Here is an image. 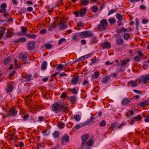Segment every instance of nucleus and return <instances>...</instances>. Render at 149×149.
Here are the masks:
<instances>
[{
  "label": "nucleus",
  "mask_w": 149,
  "mask_h": 149,
  "mask_svg": "<svg viewBox=\"0 0 149 149\" xmlns=\"http://www.w3.org/2000/svg\"><path fill=\"white\" fill-rule=\"evenodd\" d=\"M67 108V106L63 102L60 103H55L52 106V110L56 113H58L59 111L63 112L65 111Z\"/></svg>",
  "instance_id": "nucleus-1"
},
{
  "label": "nucleus",
  "mask_w": 149,
  "mask_h": 149,
  "mask_svg": "<svg viewBox=\"0 0 149 149\" xmlns=\"http://www.w3.org/2000/svg\"><path fill=\"white\" fill-rule=\"evenodd\" d=\"M108 23L106 19H102L100 21V24L97 27V28L101 31L105 30L107 28Z\"/></svg>",
  "instance_id": "nucleus-2"
},
{
  "label": "nucleus",
  "mask_w": 149,
  "mask_h": 149,
  "mask_svg": "<svg viewBox=\"0 0 149 149\" xmlns=\"http://www.w3.org/2000/svg\"><path fill=\"white\" fill-rule=\"evenodd\" d=\"M79 35L81 36V38H84L93 36V33L89 31H86L80 32Z\"/></svg>",
  "instance_id": "nucleus-3"
},
{
  "label": "nucleus",
  "mask_w": 149,
  "mask_h": 149,
  "mask_svg": "<svg viewBox=\"0 0 149 149\" xmlns=\"http://www.w3.org/2000/svg\"><path fill=\"white\" fill-rule=\"evenodd\" d=\"M138 80L140 82H143L144 84H146L147 82L149 81V74L141 77L138 79Z\"/></svg>",
  "instance_id": "nucleus-4"
},
{
  "label": "nucleus",
  "mask_w": 149,
  "mask_h": 149,
  "mask_svg": "<svg viewBox=\"0 0 149 149\" xmlns=\"http://www.w3.org/2000/svg\"><path fill=\"white\" fill-rule=\"evenodd\" d=\"M101 46L104 49L106 48L109 49L111 47V44L107 41H106L102 43Z\"/></svg>",
  "instance_id": "nucleus-5"
},
{
  "label": "nucleus",
  "mask_w": 149,
  "mask_h": 149,
  "mask_svg": "<svg viewBox=\"0 0 149 149\" xmlns=\"http://www.w3.org/2000/svg\"><path fill=\"white\" fill-rule=\"evenodd\" d=\"M61 144L62 145H65L68 141L69 137L67 134H64L61 138Z\"/></svg>",
  "instance_id": "nucleus-6"
},
{
  "label": "nucleus",
  "mask_w": 149,
  "mask_h": 149,
  "mask_svg": "<svg viewBox=\"0 0 149 149\" xmlns=\"http://www.w3.org/2000/svg\"><path fill=\"white\" fill-rule=\"evenodd\" d=\"M35 43L33 41H30L27 44V49L29 50H33L34 47Z\"/></svg>",
  "instance_id": "nucleus-7"
},
{
  "label": "nucleus",
  "mask_w": 149,
  "mask_h": 149,
  "mask_svg": "<svg viewBox=\"0 0 149 149\" xmlns=\"http://www.w3.org/2000/svg\"><path fill=\"white\" fill-rule=\"evenodd\" d=\"M79 76H77L72 79L71 81V84L75 85L78 84V81L79 79Z\"/></svg>",
  "instance_id": "nucleus-8"
},
{
  "label": "nucleus",
  "mask_w": 149,
  "mask_h": 149,
  "mask_svg": "<svg viewBox=\"0 0 149 149\" xmlns=\"http://www.w3.org/2000/svg\"><path fill=\"white\" fill-rule=\"evenodd\" d=\"M21 32L19 33V35H25L26 36L27 33H26L28 31V30L27 27L22 26L21 27Z\"/></svg>",
  "instance_id": "nucleus-9"
},
{
  "label": "nucleus",
  "mask_w": 149,
  "mask_h": 149,
  "mask_svg": "<svg viewBox=\"0 0 149 149\" xmlns=\"http://www.w3.org/2000/svg\"><path fill=\"white\" fill-rule=\"evenodd\" d=\"M17 114V111L15 108H13L10 109L8 114V115L10 116L11 115L12 116H15Z\"/></svg>",
  "instance_id": "nucleus-10"
},
{
  "label": "nucleus",
  "mask_w": 149,
  "mask_h": 149,
  "mask_svg": "<svg viewBox=\"0 0 149 149\" xmlns=\"http://www.w3.org/2000/svg\"><path fill=\"white\" fill-rule=\"evenodd\" d=\"M13 89V86L8 84L6 88V91L7 93L11 92Z\"/></svg>",
  "instance_id": "nucleus-11"
},
{
  "label": "nucleus",
  "mask_w": 149,
  "mask_h": 149,
  "mask_svg": "<svg viewBox=\"0 0 149 149\" xmlns=\"http://www.w3.org/2000/svg\"><path fill=\"white\" fill-rule=\"evenodd\" d=\"M58 25H59V29L60 30H63L68 28L67 25L65 24V23H58Z\"/></svg>",
  "instance_id": "nucleus-12"
},
{
  "label": "nucleus",
  "mask_w": 149,
  "mask_h": 149,
  "mask_svg": "<svg viewBox=\"0 0 149 149\" xmlns=\"http://www.w3.org/2000/svg\"><path fill=\"white\" fill-rule=\"evenodd\" d=\"M87 10V9L86 8L80 9L79 11L80 16L82 17L84 16L86 14V12Z\"/></svg>",
  "instance_id": "nucleus-13"
},
{
  "label": "nucleus",
  "mask_w": 149,
  "mask_h": 149,
  "mask_svg": "<svg viewBox=\"0 0 149 149\" xmlns=\"http://www.w3.org/2000/svg\"><path fill=\"white\" fill-rule=\"evenodd\" d=\"M7 7L6 4V3H2L1 6V10H0V13H4L6 12V8Z\"/></svg>",
  "instance_id": "nucleus-14"
},
{
  "label": "nucleus",
  "mask_w": 149,
  "mask_h": 149,
  "mask_svg": "<svg viewBox=\"0 0 149 149\" xmlns=\"http://www.w3.org/2000/svg\"><path fill=\"white\" fill-rule=\"evenodd\" d=\"M27 53L26 52L20 53L19 54V56L22 60H25L27 58Z\"/></svg>",
  "instance_id": "nucleus-15"
},
{
  "label": "nucleus",
  "mask_w": 149,
  "mask_h": 149,
  "mask_svg": "<svg viewBox=\"0 0 149 149\" xmlns=\"http://www.w3.org/2000/svg\"><path fill=\"white\" fill-rule=\"evenodd\" d=\"M110 76L108 75L103 78L102 80V81L103 83H106L110 80Z\"/></svg>",
  "instance_id": "nucleus-16"
},
{
  "label": "nucleus",
  "mask_w": 149,
  "mask_h": 149,
  "mask_svg": "<svg viewBox=\"0 0 149 149\" xmlns=\"http://www.w3.org/2000/svg\"><path fill=\"white\" fill-rule=\"evenodd\" d=\"M149 104V101L148 100H145L143 102H140L139 105L140 106L143 107H145L147 105Z\"/></svg>",
  "instance_id": "nucleus-17"
},
{
  "label": "nucleus",
  "mask_w": 149,
  "mask_h": 149,
  "mask_svg": "<svg viewBox=\"0 0 149 149\" xmlns=\"http://www.w3.org/2000/svg\"><path fill=\"white\" fill-rule=\"evenodd\" d=\"M23 77L26 79V82H28L30 81L32 79V75L30 74H29L28 75H26V77Z\"/></svg>",
  "instance_id": "nucleus-18"
},
{
  "label": "nucleus",
  "mask_w": 149,
  "mask_h": 149,
  "mask_svg": "<svg viewBox=\"0 0 149 149\" xmlns=\"http://www.w3.org/2000/svg\"><path fill=\"white\" fill-rule=\"evenodd\" d=\"M124 40L121 38H119L116 40V43L118 45H122L123 44Z\"/></svg>",
  "instance_id": "nucleus-19"
},
{
  "label": "nucleus",
  "mask_w": 149,
  "mask_h": 149,
  "mask_svg": "<svg viewBox=\"0 0 149 149\" xmlns=\"http://www.w3.org/2000/svg\"><path fill=\"white\" fill-rule=\"evenodd\" d=\"M81 5L83 6H86L89 3L88 0H80Z\"/></svg>",
  "instance_id": "nucleus-20"
},
{
  "label": "nucleus",
  "mask_w": 149,
  "mask_h": 149,
  "mask_svg": "<svg viewBox=\"0 0 149 149\" xmlns=\"http://www.w3.org/2000/svg\"><path fill=\"white\" fill-rule=\"evenodd\" d=\"M26 36L28 38L35 39L36 37V35L35 34L27 33Z\"/></svg>",
  "instance_id": "nucleus-21"
},
{
  "label": "nucleus",
  "mask_w": 149,
  "mask_h": 149,
  "mask_svg": "<svg viewBox=\"0 0 149 149\" xmlns=\"http://www.w3.org/2000/svg\"><path fill=\"white\" fill-rule=\"evenodd\" d=\"M47 67V62L46 61H43L41 65V68L42 70H45L46 69Z\"/></svg>",
  "instance_id": "nucleus-22"
},
{
  "label": "nucleus",
  "mask_w": 149,
  "mask_h": 149,
  "mask_svg": "<svg viewBox=\"0 0 149 149\" xmlns=\"http://www.w3.org/2000/svg\"><path fill=\"white\" fill-rule=\"evenodd\" d=\"M68 100L70 102H74L77 100V98L75 96H71L69 97Z\"/></svg>",
  "instance_id": "nucleus-23"
},
{
  "label": "nucleus",
  "mask_w": 149,
  "mask_h": 149,
  "mask_svg": "<svg viewBox=\"0 0 149 149\" xmlns=\"http://www.w3.org/2000/svg\"><path fill=\"white\" fill-rule=\"evenodd\" d=\"M100 74L99 72L97 71L94 72V74L92 75V77L93 79H96L98 77Z\"/></svg>",
  "instance_id": "nucleus-24"
},
{
  "label": "nucleus",
  "mask_w": 149,
  "mask_h": 149,
  "mask_svg": "<svg viewBox=\"0 0 149 149\" xmlns=\"http://www.w3.org/2000/svg\"><path fill=\"white\" fill-rule=\"evenodd\" d=\"M130 102V101L127 99L125 98L122 101V104L123 105H126Z\"/></svg>",
  "instance_id": "nucleus-25"
},
{
  "label": "nucleus",
  "mask_w": 149,
  "mask_h": 149,
  "mask_svg": "<svg viewBox=\"0 0 149 149\" xmlns=\"http://www.w3.org/2000/svg\"><path fill=\"white\" fill-rule=\"evenodd\" d=\"M91 8L92 9V11L94 13H96L97 12L99 9L98 7L94 6H92Z\"/></svg>",
  "instance_id": "nucleus-26"
},
{
  "label": "nucleus",
  "mask_w": 149,
  "mask_h": 149,
  "mask_svg": "<svg viewBox=\"0 0 149 149\" xmlns=\"http://www.w3.org/2000/svg\"><path fill=\"white\" fill-rule=\"evenodd\" d=\"M123 15L117 13L116 15V17L120 21H121L123 19Z\"/></svg>",
  "instance_id": "nucleus-27"
},
{
  "label": "nucleus",
  "mask_w": 149,
  "mask_h": 149,
  "mask_svg": "<svg viewBox=\"0 0 149 149\" xmlns=\"http://www.w3.org/2000/svg\"><path fill=\"white\" fill-rule=\"evenodd\" d=\"M26 40L25 38H20L19 39H18L17 40V42H24L26 41Z\"/></svg>",
  "instance_id": "nucleus-28"
},
{
  "label": "nucleus",
  "mask_w": 149,
  "mask_h": 149,
  "mask_svg": "<svg viewBox=\"0 0 149 149\" xmlns=\"http://www.w3.org/2000/svg\"><path fill=\"white\" fill-rule=\"evenodd\" d=\"M78 36L77 35H75L73 36L72 38V40L74 41H76L78 40Z\"/></svg>",
  "instance_id": "nucleus-29"
},
{
  "label": "nucleus",
  "mask_w": 149,
  "mask_h": 149,
  "mask_svg": "<svg viewBox=\"0 0 149 149\" xmlns=\"http://www.w3.org/2000/svg\"><path fill=\"white\" fill-rule=\"evenodd\" d=\"M88 137L89 136L88 134H85L82 136L81 139L84 141H85L88 139Z\"/></svg>",
  "instance_id": "nucleus-30"
},
{
  "label": "nucleus",
  "mask_w": 149,
  "mask_h": 149,
  "mask_svg": "<svg viewBox=\"0 0 149 149\" xmlns=\"http://www.w3.org/2000/svg\"><path fill=\"white\" fill-rule=\"evenodd\" d=\"M74 118L76 121H79L81 119V117L78 115H76L74 116Z\"/></svg>",
  "instance_id": "nucleus-31"
},
{
  "label": "nucleus",
  "mask_w": 149,
  "mask_h": 149,
  "mask_svg": "<svg viewBox=\"0 0 149 149\" xmlns=\"http://www.w3.org/2000/svg\"><path fill=\"white\" fill-rule=\"evenodd\" d=\"M43 134L46 136H48L49 134V131L47 130H45L42 131Z\"/></svg>",
  "instance_id": "nucleus-32"
},
{
  "label": "nucleus",
  "mask_w": 149,
  "mask_h": 149,
  "mask_svg": "<svg viewBox=\"0 0 149 149\" xmlns=\"http://www.w3.org/2000/svg\"><path fill=\"white\" fill-rule=\"evenodd\" d=\"M108 20L109 23L111 24H114L116 22L115 19L113 18H110Z\"/></svg>",
  "instance_id": "nucleus-33"
},
{
  "label": "nucleus",
  "mask_w": 149,
  "mask_h": 149,
  "mask_svg": "<svg viewBox=\"0 0 149 149\" xmlns=\"http://www.w3.org/2000/svg\"><path fill=\"white\" fill-rule=\"evenodd\" d=\"M10 61V59L9 57H8L6 58L4 61V63L5 64H7L9 63Z\"/></svg>",
  "instance_id": "nucleus-34"
},
{
  "label": "nucleus",
  "mask_w": 149,
  "mask_h": 149,
  "mask_svg": "<svg viewBox=\"0 0 149 149\" xmlns=\"http://www.w3.org/2000/svg\"><path fill=\"white\" fill-rule=\"evenodd\" d=\"M130 35L129 33H125L124 34L123 38L125 40H128L129 39Z\"/></svg>",
  "instance_id": "nucleus-35"
},
{
  "label": "nucleus",
  "mask_w": 149,
  "mask_h": 149,
  "mask_svg": "<svg viewBox=\"0 0 149 149\" xmlns=\"http://www.w3.org/2000/svg\"><path fill=\"white\" fill-rule=\"evenodd\" d=\"M130 82L132 84V87H135L137 86V84L135 81H130Z\"/></svg>",
  "instance_id": "nucleus-36"
},
{
  "label": "nucleus",
  "mask_w": 149,
  "mask_h": 149,
  "mask_svg": "<svg viewBox=\"0 0 149 149\" xmlns=\"http://www.w3.org/2000/svg\"><path fill=\"white\" fill-rule=\"evenodd\" d=\"M64 68V66L61 64H58L57 67V68L58 70H62Z\"/></svg>",
  "instance_id": "nucleus-37"
},
{
  "label": "nucleus",
  "mask_w": 149,
  "mask_h": 149,
  "mask_svg": "<svg viewBox=\"0 0 149 149\" xmlns=\"http://www.w3.org/2000/svg\"><path fill=\"white\" fill-rule=\"evenodd\" d=\"M59 134V133L58 132H53L52 135L54 137L57 138L58 137Z\"/></svg>",
  "instance_id": "nucleus-38"
},
{
  "label": "nucleus",
  "mask_w": 149,
  "mask_h": 149,
  "mask_svg": "<svg viewBox=\"0 0 149 149\" xmlns=\"http://www.w3.org/2000/svg\"><path fill=\"white\" fill-rule=\"evenodd\" d=\"M91 40L93 42H96L98 41V39L96 36H94L91 38Z\"/></svg>",
  "instance_id": "nucleus-39"
},
{
  "label": "nucleus",
  "mask_w": 149,
  "mask_h": 149,
  "mask_svg": "<svg viewBox=\"0 0 149 149\" xmlns=\"http://www.w3.org/2000/svg\"><path fill=\"white\" fill-rule=\"evenodd\" d=\"M129 61V59H127L126 60H124L122 64V65L124 67H125L127 63Z\"/></svg>",
  "instance_id": "nucleus-40"
},
{
  "label": "nucleus",
  "mask_w": 149,
  "mask_h": 149,
  "mask_svg": "<svg viewBox=\"0 0 149 149\" xmlns=\"http://www.w3.org/2000/svg\"><path fill=\"white\" fill-rule=\"evenodd\" d=\"M90 122L89 121H87V122H85V123H82L81 124V127H85L88 125L90 124Z\"/></svg>",
  "instance_id": "nucleus-41"
},
{
  "label": "nucleus",
  "mask_w": 149,
  "mask_h": 149,
  "mask_svg": "<svg viewBox=\"0 0 149 149\" xmlns=\"http://www.w3.org/2000/svg\"><path fill=\"white\" fill-rule=\"evenodd\" d=\"M134 118L136 121H138L141 120L142 118L141 116L138 115L135 117Z\"/></svg>",
  "instance_id": "nucleus-42"
},
{
  "label": "nucleus",
  "mask_w": 149,
  "mask_h": 149,
  "mask_svg": "<svg viewBox=\"0 0 149 149\" xmlns=\"http://www.w3.org/2000/svg\"><path fill=\"white\" fill-rule=\"evenodd\" d=\"M56 27V25L55 24H51L49 27V31H52L53 29Z\"/></svg>",
  "instance_id": "nucleus-43"
},
{
  "label": "nucleus",
  "mask_w": 149,
  "mask_h": 149,
  "mask_svg": "<svg viewBox=\"0 0 149 149\" xmlns=\"http://www.w3.org/2000/svg\"><path fill=\"white\" fill-rule=\"evenodd\" d=\"M106 124V121L104 120H103L100 123L99 125L101 127H103L105 126Z\"/></svg>",
  "instance_id": "nucleus-44"
},
{
  "label": "nucleus",
  "mask_w": 149,
  "mask_h": 149,
  "mask_svg": "<svg viewBox=\"0 0 149 149\" xmlns=\"http://www.w3.org/2000/svg\"><path fill=\"white\" fill-rule=\"evenodd\" d=\"M58 127L60 129H62L64 127V124L60 122L58 124Z\"/></svg>",
  "instance_id": "nucleus-45"
},
{
  "label": "nucleus",
  "mask_w": 149,
  "mask_h": 149,
  "mask_svg": "<svg viewBox=\"0 0 149 149\" xmlns=\"http://www.w3.org/2000/svg\"><path fill=\"white\" fill-rule=\"evenodd\" d=\"M65 39L64 38H61L59 40L58 42V45H60L63 42L65 41Z\"/></svg>",
  "instance_id": "nucleus-46"
},
{
  "label": "nucleus",
  "mask_w": 149,
  "mask_h": 149,
  "mask_svg": "<svg viewBox=\"0 0 149 149\" xmlns=\"http://www.w3.org/2000/svg\"><path fill=\"white\" fill-rule=\"evenodd\" d=\"M141 59V58L138 56H136L134 58V60L137 62L140 61Z\"/></svg>",
  "instance_id": "nucleus-47"
},
{
  "label": "nucleus",
  "mask_w": 149,
  "mask_h": 149,
  "mask_svg": "<svg viewBox=\"0 0 149 149\" xmlns=\"http://www.w3.org/2000/svg\"><path fill=\"white\" fill-rule=\"evenodd\" d=\"M87 145L88 146H91L93 145V142L92 140H90L88 141L87 143Z\"/></svg>",
  "instance_id": "nucleus-48"
},
{
  "label": "nucleus",
  "mask_w": 149,
  "mask_h": 149,
  "mask_svg": "<svg viewBox=\"0 0 149 149\" xmlns=\"http://www.w3.org/2000/svg\"><path fill=\"white\" fill-rule=\"evenodd\" d=\"M116 12L115 10L114 9H111L109 11V13L108 14V16H109L110 15L112 14L113 13H115Z\"/></svg>",
  "instance_id": "nucleus-49"
},
{
  "label": "nucleus",
  "mask_w": 149,
  "mask_h": 149,
  "mask_svg": "<svg viewBox=\"0 0 149 149\" xmlns=\"http://www.w3.org/2000/svg\"><path fill=\"white\" fill-rule=\"evenodd\" d=\"M46 32L47 29H42L40 31V33L45 34L46 33Z\"/></svg>",
  "instance_id": "nucleus-50"
},
{
  "label": "nucleus",
  "mask_w": 149,
  "mask_h": 149,
  "mask_svg": "<svg viewBox=\"0 0 149 149\" xmlns=\"http://www.w3.org/2000/svg\"><path fill=\"white\" fill-rule=\"evenodd\" d=\"M91 55H92V54L91 53H89L86 55H84L83 56L85 59L87 58H88V57H91Z\"/></svg>",
  "instance_id": "nucleus-51"
},
{
  "label": "nucleus",
  "mask_w": 149,
  "mask_h": 149,
  "mask_svg": "<svg viewBox=\"0 0 149 149\" xmlns=\"http://www.w3.org/2000/svg\"><path fill=\"white\" fill-rule=\"evenodd\" d=\"M12 35V33L10 31H8L6 33V36L7 37H10Z\"/></svg>",
  "instance_id": "nucleus-52"
},
{
  "label": "nucleus",
  "mask_w": 149,
  "mask_h": 149,
  "mask_svg": "<svg viewBox=\"0 0 149 149\" xmlns=\"http://www.w3.org/2000/svg\"><path fill=\"white\" fill-rule=\"evenodd\" d=\"M92 63L93 64L95 63H97L98 62V60L97 59H96V58H94V59L92 60Z\"/></svg>",
  "instance_id": "nucleus-53"
},
{
  "label": "nucleus",
  "mask_w": 149,
  "mask_h": 149,
  "mask_svg": "<svg viewBox=\"0 0 149 149\" xmlns=\"http://www.w3.org/2000/svg\"><path fill=\"white\" fill-rule=\"evenodd\" d=\"M52 47V45L50 44H47L45 45V47L47 49H50Z\"/></svg>",
  "instance_id": "nucleus-54"
},
{
  "label": "nucleus",
  "mask_w": 149,
  "mask_h": 149,
  "mask_svg": "<svg viewBox=\"0 0 149 149\" xmlns=\"http://www.w3.org/2000/svg\"><path fill=\"white\" fill-rule=\"evenodd\" d=\"M74 14L75 15L76 17H78L80 16L79 12L78 11H75L74 12Z\"/></svg>",
  "instance_id": "nucleus-55"
},
{
  "label": "nucleus",
  "mask_w": 149,
  "mask_h": 149,
  "mask_svg": "<svg viewBox=\"0 0 149 149\" xmlns=\"http://www.w3.org/2000/svg\"><path fill=\"white\" fill-rule=\"evenodd\" d=\"M77 26L79 27L82 28L84 25L81 22H79L77 23Z\"/></svg>",
  "instance_id": "nucleus-56"
},
{
  "label": "nucleus",
  "mask_w": 149,
  "mask_h": 149,
  "mask_svg": "<svg viewBox=\"0 0 149 149\" xmlns=\"http://www.w3.org/2000/svg\"><path fill=\"white\" fill-rule=\"evenodd\" d=\"M133 91L135 93H136L138 94H139L141 95L142 94V92L141 91H140L137 90H133Z\"/></svg>",
  "instance_id": "nucleus-57"
},
{
  "label": "nucleus",
  "mask_w": 149,
  "mask_h": 149,
  "mask_svg": "<svg viewBox=\"0 0 149 149\" xmlns=\"http://www.w3.org/2000/svg\"><path fill=\"white\" fill-rule=\"evenodd\" d=\"M148 22V20L146 19H143L142 21V23L143 24H145Z\"/></svg>",
  "instance_id": "nucleus-58"
},
{
  "label": "nucleus",
  "mask_w": 149,
  "mask_h": 149,
  "mask_svg": "<svg viewBox=\"0 0 149 149\" xmlns=\"http://www.w3.org/2000/svg\"><path fill=\"white\" fill-rule=\"evenodd\" d=\"M66 93H65L63 92V93L60 96L61 98L63 97V98H65L66 97Z\"/></svg>",
  "instance_id": "nucleus-59"
},
{
  "label": "nucleus",
  "mask_w": 149,
  "mask_h": 149,
  "mask_svg": "<svg viewBox=\"0 0 149 149\" xmlns=\"http://www.w3.org/2000/svg\"><path fill=\"white\" fill-rule=\"evenodd\" d=\"M83 84L85 86H88V81L87 80H85L83 82Z\"/></svg>",
  "instance_id": "nucleus-60"
},
{
  "label": "nucleus",
  "mask_w": 149,
  "mask_h": 149,
  "mask_svg": "<svg viewBox=\"0 0 149 149\" xmlns=\"http://www.w3.org/2000/svg\"><path fill=\"white\" fill-rule=\"evenodd\" d=\"M85 143V142L84 141H83L82 142L81 145L80 149H83L84 147Z\"/></svg>",
  "instance_id": "nucleus-61"
},
{
  "label": "nucleus",
  "mask_w": 149,
  "mask_h": 149,
  "mask_svg": "<svg viewBox=\"0 0 149 149\" xmlns=\"http://www.w3.org/2000/svg\"><path fill=\"white\" fill-rule=\"evenodd\" d=\"M71 91L72 93L73 94H77V91H76V89L74 88H73Z\"/></svg>",
  "instance_id": "nucleus-62"
},
{
  "label": "nucleus",
  "mask_w": 149,
  "mask_h": 149,
  "mask_svg": "<svg viewBox=\"0 0 149 149\" xmlns=\"http://www.w3.org/2000/svg\"><path fill=\"white\" fill-rule=\"evenodd\" d=\"M81 124H79L75 126V127L76 129H78L80 128L81 127Z\"/></svg>",
  "instance_id": "nucleus-63"
},
{
  "label": "nucleus",
  "mask_w": 149,
  "mask_h": 149,
  "mask_svg": "<svg viewBox=\"0 0 149 149\" xmlns=\"http://www.w3.org/2000/svg\"><path fill=\"white\" fill-rule=\"evenodd\" d=\"M84 59V58L83 56H82L80 58H79L77 60V61H80L82 60H83Z\"/></svg>",
  "instance_id": "nucleus-64"
}]
</instances>
